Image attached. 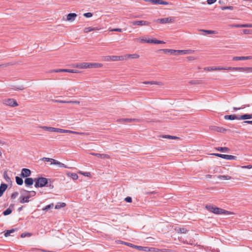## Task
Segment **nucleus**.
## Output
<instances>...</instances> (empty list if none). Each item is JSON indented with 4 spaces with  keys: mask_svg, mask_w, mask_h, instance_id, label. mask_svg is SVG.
I'll use <instances>...</instances> for the list:
<instances>
[{
    "mask_svg": "<svg viewBox=\"0 0 252 252\" xmlns=\"http://www.w3.org/2000/svg\"><path fill=\"white\" fill-rule=\"evenodd\" d=\"M205 208L209 212L216 215H230L232 214V213L229 211L217 207L212 204L206 205Z\"/></svg>",
    "mask_w": 252,
    "mask_h": 252,
    "instance_id": "obj_1",
    "label": "nucleus"
},
{
    "mask_svg": "<svg viewBox=\"0 0 252 252\" xmlns=\"http://www.w3.org/2000/svg\"><path fill=\"white\" fill-rule=\"evenodd\" d=\"M102 64L99 63H77L75 67L78 68H93L101 67Z\"/></svg>",
    "mask_w": 252,
    "mask_h": 252,
    "instance_id": "obj_2",
    "label": "nucleus"
},
{
    "mask_svg": "<svg viewBox=\"0 0 252 252\" xmlns=\"http://www.w3.org/2000/svg\"><path fill=\"white\" fill-rule=\"evenodd\" d=\"M35 188H42L46 186L48 183V179L44 177H39L34 178Z\"/></svg>",
    "mask_w": 252,
    "mask_h": 252,
    "instance_id": "obj_3",
    "label": "nucleus"
},
{
    "mask_svg": "<svg viewBox=\"0 0 252 252\" xmlns=\"http://www.w3.org/2000/svg\"><path fill=\"white\" fill-rule=\"evenodd\" d=\"M115 244H125L126 246H128L131 248H134L136 250H137L138 251H144L145 252V250H146V247H143V246H137V245H133L131 243H127V242H124V241H115Z\"/></svg>",
    "mask_w": 252,
    "mask_h": 252,
    "instance_id": "obj_4",
    "label": "nucleus"
},
{
    "mask_svg": "<svg viewBox=\"0 0 252 252\" xmlns=\"http://www.w3.org/2000/svg\"><path fill=\"white\" fill-rule=\"evenodd\" d=\"M41 160L42 161H47V162H48V161H51V164L57 165H58L60 167H64V168H69L68 167H67L64 164L60 162V161H59L58 160H55L54 159H53V158H43L41 159Z\"/></svg>",
    "mask_w": 252,
    "mask_h": 252,
    "instance_id": "obj_5",
    "label": "nucleus"
},
{
    "mask_svg": "<svg viewBox=\"0 0 252 252\" xmlns=\"http://www.w3.org/2000/svg\"><path fill=\"white\" fill-rule=\"evenodd\" d=\"M2 102L3 104L11 107L18 106L17 102L13 98H5L3 99Z\"/></svg>",
    "mask_w": 252,
    "mask_h": 252,
    "instance_id": "obj_6",
    "label": "nucleus"
},
{
    "mask_svg": "<svg viewBox=\"0 0 252 252\" xmlns=\"http://www.w3.org/2000/svg\"><path fill=\"white\" fill-rule=\"evenodd\" d=\"M165 54L169 53L170 54H174L175 55H183V50H174V49H164L161 50Z\"/></svg>",
    "mask_w": 252,
    "mask_h": 252,
    "instance_id": "obj_7",
    "label": "nucleus"
},
{
    "mask_svg": "<svg viewBox=\"0 0 252 252\" xmlns=\"http://www.w3.org/2000/svg\"><path fill=\"white\" fill-rule=\"evenodd\" d=\"M216 157L221 158L227 160H236L237 158L235 156L223 155L221 154L214 153L212 154Z\"/></svg>",
    "mask_w": 252,
    "mask_h": 252,
    "instance_id": "obj_8",
    "label": "nucleus"
},
{
    "mask_svg": "<svg viewBox=\"0 0 252 252\" xmlns=\"http://www.w3.org/2000/svg\"><path fill=\"white\" fill-rule=\"evenodd\" d=\"M174 21V18L173 17H167L158 19L156 20V22L158 23H160L161 24H166V23H173Z\"/></svg>",
    "mask_w": 252,
    "mask_h": 252,
    "instance_id": "obj_9",
    "label": "nucleus"
},
{
    "mask_svg": "<svg viewBox=\"0 0 252 252\" xmlns=\"http://www.w3.org/2000/svg\"><path fill=\"white\" fill-rule=\"evenodd\" d=\"M123 59V56H107L105 57L104 60L105 61H120Z\"/></svg>",
    "mask_w": 252,
    "mask_h": 252,
    "instance_id": "obj_10",
    "label": "nucleus"
},
{
    "mask_svg": "<svg viewBox=\"0 0 252 252\" xmlns=\"http://www.w3.org/2000/svg\"><path fill=\"white\" fill-rule=\"evenodd\" d=\"M133 26H149L150 23L147 21L140 20V21H134L131 22Z\"/></svg>",
    "mask_w": 252,
    "mask_h": 252,
    "instance_id": "obj_11",
    "label": "nucleus"
},
{
    "mask_svg": "<svg viewBox=\"0 0 252 252\" xmlns=\"http://www.w3.org/2000/svg\"><path fill=\"white\" fill-rule=\"evenodd\" d=\"M118 121L119 122H124V123H139V122H141L142 121L140 119H129V118L121 119Z\"/></svg>",
    "mask_w": 252,
    "mask_h": 252,
    "instance_id": "obj_12",
    "label": "nucleus"
},
{
    "mask_svg": "<svg viewBox=\"0 0 252 252\" xmlns=\"http://www.w3.org/2000/svg\"><path fill=\"white\" fill-rule=\"evenodd\" d=\"M56 132L59 133H74V134H83V133L82 132H78L74 131H72L70 130H66L61 128H56Z\"/></svg>",
    "mask_w": 252,
    "mask_h": 252,
    "instance_id": "obj_13",
    "label": "nucleus"
},
{
    "mask_svg": "<svg viewBox=\"0 0 252 252\" xmlns=\"http://www.w3.org/2000/svg\"><path fill=\"white\" fill-rule=\"evenodd\" d=\"M31 171L30 169L27 168H23L22 170L21 175L23 177H29L31 175Z\"/></svg>",
    "mask_w": 252,
    "mask_h": 252,
    "instance_id": "obj_14",
    "label": "nucleus"
},
{
    "mask_svg": "<svg viewBox=\"0 0 252 252\" xmlns=\"http://www.w3.org/2000/svg\"><path fill=\"white\" fill-rule=\"evenodd\" d=\"M223 239H220V240L223 243L225 244H233L236 245L237 243L236 241H233L231 239H229L227 237H223Z\"/></svg>",
    "mask_w": 252,
    "mask_h": 252,
    "instance_id": "obj_15",
    "label": "nucleus"
},
{
    "mask_svg": "<svg viewBox=\"0 0 252 252\" xmlns=\"http://www.w3.org/2000/svg\"><path fill=\"white\" fill-rule=\"evenodd\" d=\"M91 155L97 157L98 158H110L109 155L104 154H99V153H91Z\"/></svg>",
    "mask_w": 252,
    "mask_h": 252,
    "instance_id": "obj_16",
    "label": "nucleus"
},
{
    "mask_svg": "<svg viewBox=\"0 0 252 252\" xmlns=\"http://www.w3.org/2000/svg\"><path fill=\"white\" fill-rule=\"evenodd\" d=\"M227 70H231L234 71H246V67H228L226 68Z\"/></svg>",
    "mask_w": 252,
    "mask_h": 252,
    "instance_id": "obj_17",
    "label": "nucleus"
},
{
    "mask_svg": "<svg viewBox=\"0 0 252 252\" xmlns=\"http://www.w3.org/2000/svg\"><path fill=\"white\" fill-rule=\"evenodd\" d=\"M252 59V56H242V57H234L233 58V61H241Z\"/></svg>",
    "mask_w": 252,
    "mask_h": 252,
    "instance_id": "obj_18",
    "label": "nucleus"
},
{
    "mask_svg": "<svg viewBox=\"0 0 252 252\" xmlns=\"http://www.w3.org/2000/svg\"><path fill=\"white\" fill-rule=\"evenodd\" d=\"M77 14L74 13H69L67 15L66 20L68 21H73L75 20V18L77 17Z\"/></svg>",
    "mask_w": 252,
    "mask_h": 252,
    "instance_id": "obj_19",
    "label": "nucleus"
},
{
    "mask_svg": "<svg viewBox=\"0 0 252 252\" xmlns=\"http://www.w3.org/2000/svg\"><path fill=\"white\" fill-rule=\"evenodd\" d=\"M7 185L4 183L1 184L0 186V197H1L7 188Z\"/></svg>",
    "mask_w": 252,
    "mask_h": 252,
    "instance_id": "obj_20",
    "label": "nucleus"
},
{
    "mask_svg": "<svg viewBox=\"0 0 252 252\" xmlns=\"http://www.w3.org/2000/svg\"><path fill=\"white\" fill-rule=\"evenodd\" d=\"M149 1H151L152 3L155 4H162V5H167L168 3L166 1H163L162 0H149Z\"/></svg>",
    "mask_w": 252,
    "mask_h": 252,
    "instance_id": "obj_21",
    "label": "nucleus"
},
{
    "mask_svg": "<svg viewBox=\"0 0 252 252\" xmlns=\"http://www.w3.org/2000/svg\"><path fill=\"white\" fill-rule=\"evenodd\" d=\"M224 118L229 120H239V116L236 115H225Z\"/></svg>",
    "mask_w": 252,
    "mask_h": 252,
    "instance_id": "obj_22",
    "label": "nucleus"
},
{
    "mask_svg": "<svg viewBox=\"0 0 252 252\" xmlns=\"http://www.w3.org/2000/svg\"><path fill=\"white\" fill-rule=\"evenodd\" d=\"M231 27L235 28H252V24H237L231 25Z\"/></svg>",
    "mask_w": 252,
    "mask_h": 252,
    "instance_id": "obj_23",
    "label": "nucleus"
},
{
    "mask_svg": "<svg viewBox=\"0 0 252 252\" xmlns=\"http://www.w3.org/2000/svg\"><path fill=\"white\" fill-rule=\"evenodd\" d=\"M34 182V179H33L32 178H27L25 180V184L27 186H30L33 185Z\"/></svg>",
    "mask_w": 252,
    "mask_h": 252,
    "instance_id": "obj_24",
    "label": "nucleus"
},
{
    "mask_svg": "<svg viewBox=\"0 0 252 252\" xmlns=\"http://www.w3.org/2000/svg\"><path fill=\"white\" fill-rule=\"evenodd\" d=\"M39 127L44 130H47L50 132H56V128L55 127H49L47 126H40Z\"/></svg>",
    "mask_w": 252,
    "mask_h": 252,
    "instance_id": "obj_25",
    "label": "nucleus"
},
{
    "mask_svg": "<svg viewBox=\"0 0 252 252\" xmlns=\"http://www.w3.org/2000/svg\"><path fill=\"white\" fill-rule=\"evenodd\" d=\"M252 119V114H245L239 116V120H247Z\"/></svg>",
    "mask_w": 252,
    "mask_h": 252,
    "instance_id": "obj_26",
    "label": "nucleus"
},
{
    "mask_svg": "<svg viewBox=\"0 0 252 252\" xmlns=\"http://www.w3.org/2000/svg\"><path fill=\"white\" fill-rule=\"evenodd\" d=\"M30 196L26 195V196H21L19 198L20 202L21 203H27L29 202Z\"/></svg>",
    "mask_w": 252,
    "mask_h": 252,
    "instance_id": "obj_27",
    "label": "nucleus"
},
{
    "mask_svg": "<svg viewBox=\"0 0 252 252\" xmlns=\"http://www.w3.org/2000/svg\"><path fill=\"white\" fill-rule=\"evenodd\" d=\"M19 231V229L18 228H12L10 230H7L4 233V236H10V234L13 233L15 232H17Z\"/></svg>",
    "mask_w": 252,
    "mask_h": 252,
    "instance_id": "obj_28",
    "label": "nucleus"
},
{
    "mask_svg": "<svg viewBox=\"0 0 252 252\" xmlns=\"http://www.w3.org/2000/svg\"><path fill=\"white\" fill-rule=\"evenodd\" d=\"M147 43H155V44H163L164 42L161 40H158L157 39H148L146 40Z\"/></svg>",
    "mask_w": 252,
    "mask_h": 252,
    "instance_id": "obj_29",
    "label": "nucleus"
},
{
    "mask_svg": "<svg viewBox=\"0 0 252 252\" xmlns=\"http://www.w3.org/2000/svg\"><path fill=\"white\" fill-rule=\"evenodd\" d=\"M212 130L214 131H216L219 132H224L225 131V129L221 127H219L216 126H213L211 128Z\"/></svg>",
    "mask_w": 252,
    "mask_h": 252,
    "instance_id": "obj_30",
    "label": "nucleus"
},
{
    "mask_svg": "<svg viewBox=\"0 0 252 252\" xmlns=\"http://www.w3.org/2000/svg\"><path fill=\"white\" fill-rule=\"evenodd\" d=\"M66 175L68 177H71L74 180H77L78 178L77 174L74 173L67 172Z\"/></svg>",
    "mask_w": 252,
    "mask_h": 252,
    "instance_id": "obj_31",
    "label": "nucleus"
},
{
    "mask_svg": "<svg viewBox=\"0 0 252 252\" xmlns=\"http://www.w3.org/2000/svg\"><path fill=\"white\" fill-rule=\"evenodd\" d=\"M185 237H178V239L180 241H182L183 243L184 244H190V245H192L193 244V241L191 240H189V241H187V240H186V241H185Z\"/></svg>",
    "mask_w": 252,
    "mask_h": 252,
    "instance_id": "obj_32",
    "label": "nucleus"
},
{
    "mask_svg": "<svg viewBox=\"0 0 252 252\" xmlns=\"http://www.w3.org/2000/svg\"><path fill=\"white\" fill-rule=\"evenodd\" d=\"M145 252H158L160 251V250L156 248H149L146 247Z\"/></svg>",
    "mask_w": 252,
    "mask_h": 252,
    "instance_id": "obj_33",
    "label": "nucleus"
},
{
    "mask_svg": "<svg viewBox=\"0 0 252 252\" xmlns=\"http://www.w3.org/2000/svg\"><path fill=\"white\" fill-rule=\"evenodd\" d=\"M161 137L162 138H168V139H180V138L177 136H172V135H162L161 136Z\"/></svg>",
    "mask_w": 252,
    "mask_h": 252,
    "instance_id": "obj_34",
    "label": "nucleus"
},
{
    "mask_svg": "<svg viewBox=\"0 0 252 252\" xmlns=\"http://www.w3.org/2000/svg\"><path fill=\"white\" fill-rule=\"evenodd\" d=\"M175 230L179 233H180V234H184V233H186V232H187V229H186L185 228H180V227H177L175 229Z\"/></svg>",
    "mask_w": 252,
    "mask_h": 252,
    "instance_id": "obj_35",
    "label": "nucleus"
},
{
    "mask_svg": "<svg viewBox=\"0 0 252 252\" xmlns=\"http://www.w3.org/2000/svg\"><path fill=\"white\" fill-rule=\"evenodd\" d=\"M3 176V178L4 179V180H5V181L6 182H7L8 183L11 182L10 178L7 175V171H5L4 172Z\"/></svg>",
    "mask_w": 252,
    "mask_h": 252,
    "instance_id": "obj_36",
    "label": "nucleus"
},
{
    "mask_svg": "<svg viewBox=\"0 0 252 252\" xmlns=\"http://www.w3.org/2000/svg\"><path fill=\"white\" fill-rule=\"evenodd\" d=\"M216 149L217 151L221 152H229L230 150V149L227 147H219L218 148H216Z\"/></svg>",
    "mask_w": 252,
    "mask_h": 252,
    "instance_id": "obj_37",
    "label": "nucleus"
},
{
    "mask_svg": "<svg viewBox=\"0 0 252 252\" xmlns=\"http://www.w3.org/2000/svg\"><path fill=\"white\" fill-rule=\"evenodd\" d=\"M69 69H54L52 71V72H69Z\"/></svg>",
    "mask_w": 252,
    "mask_h": 252,
    "instance_id": "obj_38",
    "label": "nucleus"
},
{
    "mask_svg": "<svg viewBox=\"0 0 252 252\" xmlns=\"http://www.w3.org/2000/svg\"><path fill=\"white\" fill-rule=\"evenodd\" d=\"M144 84H150V85H160L161 83L157 81H144L143 82Z\"/></svg>",
    "mask_w": 252,
    "mask_h": 252,
    "instance_id": "obj_39",
    "label": "nucleus"
},
{
    "mask_svg": "<svg viewBox=\"0 0 252 252\" xmlns=\"http://www.w3.org/2000/svg\"><path fill=\"white\" fill-rule=\"evenodd\" d=\"M16 182L18 185H22L23 184V180L22 178L16 176L15 178Z\"/></svg>",
    "mask_w": 252,
    "mask_h": 252,
    "instance_id": "obj_40",
    "label": "nucleus"
},
{
    "mask_svg": "<svg viewBox=\"0 0 252 252\" xmlns=\"http://www.w3.org/2000/svg\"><path fill=\"white\" fill-rule=\"evenodd\" d=\"M65 206H66V204L65 203H63V202L58 203L55 206V209H60L61 208L65 207Z\"/></svg>",
    "mask_w": 252,
    "mask_h": 252,
    "instance_id": "obj_41",
    "label": "nucleus"
},
{
    "mask_svg": "<svg viewBox=\"0 0 252 252\" xmlns=\"http://www.w3.org/2000/svg\"><path fill=\"white\" fill-rule=\"evenodd\" d=\"M218 178L220 180H230L231 177L228 175H220Z\"/></svg>",
    "mask_w": 252,
    "mask_h": 252,
    "instance_id": "obj_42",
    "label": "nucleus"
},
{
    "mask_svg": "<svg viewBox=\"0 0 252 252\" xmlns=\"http://www.w3.org/2000/svg\"><path fill=\"white\" fill-rule=\"evenodd\" d=\"M126 57L128 58H130L132 59H137L139 57V55L137 54H128L126 55Z\"/></svg>",
    "mask_w": 252,
    "mask_h": 252,
    "instance_id": "obj_43",
    "label": "nucleus"
},
{
    "mask_svg": "<svg viewBox=\"0 0 252 252\" xmlns=\"http://www.w3.org/2000/svg\"><path fill=\"white\" fill-rule=\"evenodd\" d=\"M54 207V204L53 203H51L50 204H49L47 206H46L45 207H44L42 210L43 211H47L49 209H51V208H53Z\"/></svg>",
    "mask_w": 252,
    "mask_h": 252,
    "instance_id": "obj_44",
    "label": "nucleus"
},
{
    "mask_svg": "<svg viewBox=\"0 0 252 252\" xmlns=\"http://www.w3.org/2000/svg\"><path fill=\"white\" fill-rule=\"evenodd\" d=\"M12 213V210L9 208L3 212V214L4 216H7L10 214Z\"/></svg>",
    "mask_w": 252,
    "mask_h": 252,
    "instance_id": "obj_45",
    "label": "nucleus"
},
{
    "mask_svg": "<svg viewBox=\"0 0 252 252\" xmlns=\"http://www.w3.org/2000/svg\"><path fill=\"white\" fill-rule=\"evenodd\" d=\"M220 9L224 10H232L233 9V7L232 6H221L220 7Z\"/></svg>",
    "mask_w": 252,
    "mask_h": 252,
    "instance_id": "obj_46",
    "label": "nucleus"
},
{
    "mask_svg": "<svg viewBox=\"0 0 252 252\" xmlns=\"http://www.w3.org/2000/svg\"><path fill=\"white\" fill-rule=\"evenodd\" d=\"M202 32H205L207 34H214L216 33V32L215 31L211 30H200Z\"/></svg>",
    "mask_w": 252,
    "mask_h": 252,
    "instance_id": "obj_47",
    "label": "nucleus"
},
{
    "mask_svg": "<svg viewBox=\"0 0 252 252\" xmlns=\"http://www.w3.org/2000/svg\"><path fill=\"white\" fill-rule=\"evenodd\" d=\"M183 55L193 53L194 51L192 50H183Z\"/></svg>",
    "mask_w": 252,
    "mask_h": 252,
    "instance_id": "obj_48",
    "label": "nucleus"
},
{
    "mask_svg": "<svg viewBox=\"0 0 252 252\" xmlns=\"http://www.w3.org/2000/svg\"><path fill=\"white\" fill-rule=\"evenodd\" d=\"M84 31L85 33H88L89 32L94 31V29H93V28L92 27H87L84 29Z\"/></svg>",
    "mask_w": 252,
    "mask_h": 252,
    "instance_id": "obj_49",
    "label": "nucleus"
},
{
    "mask_svg": "<svg viewBox=\"0 0 252 252\" xmlns=\"http://www.w3.org/2000/svg\"><path fill=\"white\" fill-rule=\"evenodd\" d=\"M36 195V192L35 191H29V193L27 195V196H29L30 198L32 196H34Z\"/></svg>",
    "mask_w": 252,
    "mask_h": 252,
    "instance_id": "obj_50",
    "label": "nucleus"
},
{
    "mask_svg": "<svg viewBox=\"0 0 252 252\" xmlns=\"http://www.w3.org/2000/svg\"><path fill=\"white\" fill-rule=\"evenodd\" d=\"M16 235H19V236H31V234L29 233H16Z\"/></svg>",
    "mask_w": 252,
    "mask_h": 252,
    "instance_id": "obj_51",
    "label": "nucleus"
},
{
    "mask_svg": "<svg viewBox=\"0 0 252 252\" xmlns=\"http://www.w3.org/2000/svg\"><path fill=\"white\" fill-rule=\"evenodd\" d=\"M84 16L87 18L91 17L93 16V14L91 12L85 13L83 14Z\"/></svg>",
    "mask_w": 252,
    "mask_h": 252,
    "instance_id": "obj_52",
    "label": "nucleus"
},
{
    "mask_svg": "<svg viewBox=\"0 0 252 252\" xmlns=\"http://www.w3.org/2000/svg\"><path fill=\"white\" fill-rule=\"evenodd\" d=\"M54 102L61 103H68V101L61 100H54Z\"/></svg>",
    "mask_w": 252,
    "mask_h": 252,
    "instance_id": "obj_53",
    "label": "nucleus"
},
{
    "mask_svg": "<svg viewBox=\"0 0 252 252\" xmlns=\"http://www.w3.org/2000/svg\"><path fill=\"white\" fill-rule=\"evenodd\" d=\"M18 192H15L14 193H13L12 194H11V199H15L17 197V196L18 195Z\"/></svg>",
    "mask_w": 252,
    "mask_h": 252,
    "instance_id": "obj_54",
    "label": "nucleus"
},
{
    "mask_svg": "<svg viewBox=\"0 0 252 252\" xmlns=\"http://www.w3.org/2000/svg\"><path fill=\"white\" fill-rule=\"evenodd\" d=\"M20 192L22 194V195H27L29 193V191L26 190L25 189H22L20 191Z\"/></svg>",
    "mask_w": 252,
    "mask_h": 252,
    "instance_id": "obj_55",
    "label": "nucleus"
},
{
    "mask_svg": "<svg viewBox=\"0 0 252 252\" xmlns=\"http://www.w3.org/2000/svg\"><path fill=\"white\" fill-rule=\"evenodd\" d=\"M110 32H122V29L120 28H116V29H112L110 30Z\"/></svg>",
    "mask_w": 252,
    "mask_h": 252,
    "instance_id": "obj_56",
    "label": "nucleus"
},
{
    "mask_svg": "<svg viewBox=\"0 0 252 252\" xmlns=\"http://www.w3.org/2000/svg\"><path fill=\"white\" fill-rule=\"evenodd\" d=\"M246 107V105H243V106L241 107H234L233 108V109L234 110V111H237V110H240V109H244V108H245Z\"/></svg>",
    "mask_w": 252,
    "mask_h": 252,
    "instance_id": "obj_57",
    "label": "nucleus"
},
{
    "mask_svg": "<svg viewBox=\"0 0 252 252\" xmlns=\"http://www.w3.org/2000/svg\"><path fill=\"white\" fill-rule=\"evenodd\" d=\"M68 103H71V104H79L80 103V102L77 100H69L68 101Z\"/></svg>",
    "mask_w": 252,
    "mask_h": 252,
    "instance_id": "obj_58",
    "label": "nucleus"
},
{
    "mask_svg": "<svg viewBox=\"0 0 252 252\" xmlns=\"http://www.w3.org/2000/svg\"><path fill=\"white\" fill-rule=\"evenodd\" d=\"M125 200L126 202L130 203L132 202V198H131V197L128 196V197H126V198H125Z\"/></svg>",
    "mask_w": 252,
    "mask_h": 252,
    "instance_id": "obj_59",
    "label": "nucleus"
},
{
    "mask_svg": "<svg viewBox=\"0 0 252 252\" xmlns=\"http://www.w3.org/2000/svg\"><path fill=\"white\" fill-rule=\"evenodd\" d=\"M11 63H3V64H0V67H7L10 65H11Z\"/></svg>",
    "mask_w": 252,
    "mask_h": 252,
    "instance_id": "obj_60",
    "label": "nucleus"
},
{
    "mask_svg": "<svg viewBox=\"0 0 252 252\" xmlns=\"http://www.w3.org/2000/svg\"><path fill=\"white\" fill-rule=\"evenodd\" d=\"M189 83L190 84H199V81L198 80H192L189 82Z\"/></svg>",
    "mask_w": 252,
    "mask_h": 252,
    "instance_id": "obj_61",
    "label": "nucleus"
},
{
    "mask_svg": "<svg viewBox=\"0 0 252 252\" xmlns=\"http://www.w3.org/2000/svg\"><path fill=\"white\" fill-rule=\"evenodd\" d=\"M250 32H251V31L248 29H245V30H243V32L244 34H249L251 33Z\"/></svg>",
    "mask_w": 252,
    "mask_h": 252,
    "instance_id": "obj_62",
    "label": "nucleus"
},
{
    "mask_svg": "<svg viewBox=\"0 0 252 252\" xmlns=\"http://www.w3.org/2000/svg\"><path fill=\"white\" fill-rule=\"evenodd\" d=\"M246 72H252V67H246Z\"/></svg>",
    "mask_w": 252,
    "mask_h": 252,
    "instance_id": "obj_63",
    "label": "nucleus"
},
{
    "mask_svg": "<svg viewBox=\"0 0 252 252\" xmlns=\"http://www.w3.org/2000/svg\"><path fill=\"white\" fill-rule=\"evenodd\" d=\"M246 72H252V67H246Z\"/></svg>",
    "mask_w": 252,
    "mask_h": 252,
    "instance_id": "obj_64",
    "label": "nucleus"
}]
</instances>
